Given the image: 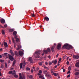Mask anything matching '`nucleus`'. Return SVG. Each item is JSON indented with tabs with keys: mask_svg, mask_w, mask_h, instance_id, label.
Returning <instances> with one entry per match:
<instances>
[{
	"mask_svg": "<svg viewBox=\"0 0 79 79\" xmlns=\"http://www.w3.org/2000/svg\"><path fill=\"white\" fill-rule=\"evenodd\" d=\"M47 51L49 53L51 52V50H50V49L49 48H48Z\"/></svg>",
	"mask_w": 79,
	"mask_h": 79,
	"instance_id": "4be33fe9",
	"label": "nucleus"
},
{
	"mask_svg": "<svg viewBox=\"0 0 79 79\" xmlns=\"http://www.w3.org/2000/svg\"><path fill=\"white\" fill-rule=\"evenodd\" d=\"M15 39H18V36L17 35H15Z\"/></svg>",
	"mask_w": 79,
	"mask_h": 79,
	"instance_id": "a18cd8bd",
	"label": "nucleus"
},
{
	"mask_svg": "<svg viewBox=\"0 0 79 79\" xmlns=\"http://www.w3.org/2000/svg\"><path fill=\"white\" fill-rule=\"evenodd\" d=\"M19 66L20 68V69H22L23 67V63H21L20 64Z\"/></svg>",
	"mask_w": 79,
	"mask_h": 79,
	"instance_id": "a211bd4d",
	"label": "nucleus"
},
{
	"mask_svg": "<svg viewBox=\"0 0 79 79\" xmlns=\"http://www.w3.org/2000/svg\"><path fill=\"white\" fill-rule=\"evenodd\" d=\"M17 46H18V48H17V50H19V49H20V48H21V44H18Z\"/></svg>",
	"mask_w": 79,
	"mask_h": 79,
	"instance_id": "423d86ee",
	"label": "nucleus"
},
{
	"mask_svg": "<svg viewBox=\"0 0 79 79\" xmlns=\"http://www.w3.org/2000/svg\"><path fill=\"white\" fill-rule=\"evenodd\" d=\"M9 42L10 44H11V40H9Z\"/></svg>",
	"mask_w": 79,
	"mask_h": 79,
	"instance_id": "0e129e2a",
	"label": "nucleus"
},
{
	"mask_svg": "<svg viewBox=\"0 0 79 79\" xmlns=\"http://www.w3.org/2000/svg\"><path fill=\"white\" fill-rule=\"evenodd\" d=\"M9 55V58L11 61H13V60H14V58H13V57L10 54H8Z\"/></svg>",
	"mask_w": 79,
	"mask_h": 79,
	"instance_id": "20e7f679",
	"label": "nucleus"
},
{
	"mask_svg": "<svg viewBox=\"0 0 79 79\" xmlns=\"http://www.w3.org/2000/svg\"><path fill=\"white\" fill-rule=\"evenodd\" d=\"M59 56V54L58 53L56 55V57L58 58V56Z\"/></svg>",
	"mask_w": 79,
	"mask_h": 79,
	"instance_id": "3c124183",
	"label": "nucleus"
},
{
	"mask_svg": "<svg viewBox=\"0 0 79 79\" xmlns=\"http://www.w3.org/2000/svg\"><path fill=\"white\" fill-rule=\"evenodd\" d=\"M74 74L75 75V76H77V75H79V73L78 72H77L75 73Z\"/></svg>",
	"mask_w": 79,
	"mask_h": 79,
	"instance_id": "393cba45",
	"label": "nucleus"
},
{
	"mask_svg": "<svg viewBox=\"0 0 79 79\" xmlns=\"http://www.w3.org/2000/svg\"><path fill=\"white\" fill-rule=\"evenodd\" d=\"M73 58L76 59V60H77L79 58V56L78 55H73Z\"/></svg>",
	"mask_w": 79,
	"mask_h": 79,
	"instance_id": "39448f33",
	"label": "nucleus"
},
{
	"mask_svg": "<svg viewBox=\"0 0 79 79\" xmlns=\"http://www.w3.org/2000/svg\"><path fill=\"white\" fill-rule=\"evenodd\" d=\"M29 60L30 62V63H33V60H32V58L31 57H30L29 58Z\"/></svg>",
	"mask_w": 79,
	"mask_h": 79,
	"instance_id": "f8f14e48",
	"label": "nucleus"
},
{
	"mask_svg": "<svg viewBox=\"0 0 79 79\" xmlns=\"http://www.w3.org/2000/svg\"><path fill=\"white\" fill-rule=\"evenodd\" d=\"M39 73H42V70H40V71H39Z\"/></svg>",
	"mask_w": 79,
	"mask_h": 79,
	"instance_id": "8fccbe9b",
	"label": "nucleus"
},
{
	"mask_svg": "<svg viewBox=\"0 0 79 79\" xmlns=\"http://www.w3.org/2000/svg\"><path fill=\"white\" fill-rule=\"evenodd\" d=\"M45 64L46 65H47V64H48V62H46L45 63Z\"/></svg>",
	"mask_w": 79,
	"mask_h": 79,
	"instance_id": "6e6d98bb",
	"label": "nucleus"
},
{
	"mask_svg": "<svg viewBox=\"0 0 79 79\" xmlns=\"http://www.w3.org/2000/svg\"><path fill=\"white\" fill-rule=\"evenodd\" d=\"M4 68V65H3V64H2L1 65V68L2 69V68Z\"/></svg>",
	"mask_w": 79,
	"mask_h": 79,
	"instance_id": "2f4dec72",
	"label": "nucleus"
},
{
	"mask_svg": "<svg viewBox=\"0 0 79 79\" xmlns=\"http://www.w3.org/2000/svg\"><path fill=\"white\" fill-rule=\"evenodd\" d=\"M4 55L6 56H8V53H5Z\"/></svg>",
	"mask_w": 79,
	"mask_h": 79,
	"instance_id": "c03bdc74",
	"label": "nucleus"
},
{
	"mask_svg": "<svg viewBox=\"0 0 79 79\" xmlns=\"http://www.w3.org/2000/svg\"><path fill=\"white\" fill-rule=\"evenodd\" d=\"M19 53L20 56H22L23 55V52L21 51H19Z\"/></svg>",
	"mask_w": 79,
	"mask_h": 79,
	"instance_id": "1a4fd4ad",
	"label": "nucleus"
},
{
	"mask_svg": "<svg viewBox=\"0 0 79 79\" xmlns=\"http://www.w3.org/2000/svg\"><path fill=\"white\" fill-rule=\"evenodd\" d=\"M54 48H55V46H53L51 49V50L52 52H54Z\"/></svg>",
	"mask_w": 79,
	"mask_h": 79,
	"instance_id": "2eb2a0df",
	"label": "nucleus"
},
{
	"mask_svg": "<svg viewBox=\"0 0 79 79\" xmlns=\"http://www.w3.org/2000/svg\"><path fill=\"white\" fill-rule=\"evenodd\" d=\"M4 45L5 47H8V44H7V43L4 42Z\"/></svg>",
	"mask_w": 79,
	"mask_h": 79,
	"instance_id": "4468645a",
	"label": "nucleus"
},
{
	"mask_svg": "<svg viewBox=\"0 0 79 79\" xmlns=\"http://www.w3.org/2000/svg\"><path fill=\"white\" fill-rule=\"evenodd\" d=\"M39 78H42L43 77V76L42 75L40 76L39 77Z\"/></svg>",
	"mask_w": 79,
	"mask_h": 79,
	"instance_id": "49530a36",
	"label": "nucleus"
},
{
	"mask_svg": "<svg viewBox=\"0 0 79 79\" xmlns=\"http://www.w3.org/2000/svg\"><path fill=\"white\" fill-rule=\"evenodd\" d=\"M61 58H60L59 60V61H61Z\"/></svg>",
	"mask_w": 79,
	"mask_h": 79,
	"instance_id": "69168bd1",
	"label": "nucleus"
},
{
	"mask_svg": "<svg viewBox=\"0 0 79 79\" xmlns=\"http://www.w3.org/2000/svg\"><path fill=\"white\" fill-rule=\"evenodd\" d=\"M19 79H23V78L22 77V75L21 73H19Z\"/></svg>",
	"mask_w": 79,
	"mask_h": 79,
	"instance_id": "ddd939ff",
	"label": "nucleus"
},
{
	"mask_svg": "<svg viewBox=\"0 0 79 79\" xmlns=\"http://www.w3.org/2000/svg\"><path fill=\"white\" fill-rule=\"evenodd\" d=\"M33 72H34V70H33L32 69L31 70V73H33Z\"/></svg>",
	"mask_w": 79,
	"mask_h": 79,
	"instance_id": "680f3d73",
	"label": "nucleus"
},
{
	"mask_svg": "<svg viewBox=\"0 0 79 79\" xmlns=\"http://www.w3.org/2000/svg\"><path fill=\"white\" fill-rule=\"evenodd\" d=\"M40 53H42V52H41L40 51H36L35 53H34L33 55L35 56V58H40V56L39 55H40Z\"/></svg>",
	"mask_w": 79,
	"mask_h": 79,
	"instance_id": "f257e3e1",
	"label": "nucleus"
},
{
	"mask_svg": "<svg viewBox=\"0 0 79 79\" xmlns=\"http://www.w3.org/2000/svg\"><path fill=\"white\" fill-rule=\"evenodd\" d=\"M26 69L27 70H30V68L29 67H27L26 68Z\"/></svg>",
	"mask_w": 79,
	"mask_h": 79,
	"instance_id": "de8ad7c7",
	"label": "nucleus"
},
{
	"mask_svg": "<svg viewBox=\"0 0 79 79\" xmlns=\"http://www.w3.org/2000/svg\"><path fill=\"white\" fill-rule=\"evenodd\" d=\"M65 69H63V72L64 73V72H65Z\"/></svg>",
	"mask_w": 79,
	"mask_h": 79,
	"instance_id": "052dcab7",
	"label": "nucleus"
},
{
	"mask_svg": "<svg viewBox=\"0 0 79 79\" xmlns=\"http://www.w3.org/2000/svg\"><path fill=\"white\" fill-rule=\"evenodd\" d=\"M14 48H16V44H15L14 45Z\"/></svg>",
	"mask_w": 79,
	"mask_h": 79,
	"instance_id": "bf43d9fd",
	"label": "nucleus"
},
{
	"mask_svg": "<svg viewBox=\"0 0 79 79\" xmlns=\"http://www.w3.org/2000/svg\"><path fill=\"white\" fill-rule=\"evenodd\" d=\"M22 64L23 67H24V66H25V65H26V62H24L23 64L22 63Z\"/></svg>",
	"mask_w": 79,
	"mask_h": 79,
	"instance_id": "7c9ffc66",
	"label": "nucleus"
},
{
	"mask_svg": "<svg viewBox=\"0 0 79 79\" xmlns=\"http://www.w3.org/2000/svg\"><path fill=\"white\" fill-rule=\"evenodd\" d=\"M48 58L50 59V58H51V57L50 56H48Z\"/></svg>",
	"mask_w": 79,
	"mask_h": 79,
	"instance_id": "13d9d810",
	"label": "nucleus"
},
{
	"mask_svg": "<svg viewBox=\"0 0 79 79\" xmlns=\"http://www.w3.org/2000/svg\"><path fill=\"white\" fill-rule=\"evenodd\" d=\"M70 77V74L68 75L67 76V77Z\"/></svg>",
	"mask_w": 79,
	"mask_h": 79,
	"instance_id": "5fc2aeb1",
	"label": "nucleus"
},
{
	"mask_svg": "<svg viewBox=\"0 0 79 79\" xmlns=\"http://www.w3.org/2000/svg\"><path fill=\"white\" fill-rule=\"evenodd\" d=\"M45 19H46V21H49V18L48 17H45L44 18Z\"/></svg>",
	"mask_w": 79,
	"mask_h": 79,
	"instance_id": "b1692460",
	"label": "nucleus"
},
{
	"mask_svg": "<svg viewBox=\"0 0 79 79\" xmlns=\"http://www.w3.org/2000/svg\"><path fill=\"white\" fill-rule=\"evenodd\" d=\"M31 16L32 17H35V14H31Z\"/></svg>",
	"mask_w": 79,
	"mask_h": 79,
	"instance_id": "473e14b6",
	"label": "nucleus"
},
{
	"mask_svg": "<svg viewBox=\"0 0 79 79\" xmlns=\"http://www.w3.org/2000/svg\"><path fill=\"white\" fill-rule=\"evenodd\" d=\"M4 27H7V24H5L4 25Z\"/></svg>",
	"mask_w": 79,
	"mask_h": 79,
	"instance_id": "4d7b16f0",
	"label": "nucleus"
},
{
	"mask_svg": "<svg viewBox=\"0 0 79 79\" xmlns=\"http://www.w3.org/2000/svg\"><path fill=\"white\" fill-rule=\"evenodd\" d=\"M14 31V29H10L9 30V32H13Z\"/></svg>",
	"mask_w": 79,
	"mask_h": 79,
	"instance_id": "5701e85b",
	"label": "nucleus"
},
{
	"mask_svg": "<svg viewBox=\"0 0 79 79\" xmlns=\"http://www.w3.org/2000/svg\"><path fill=\"white\" fill-rule=\"evenodd\" d=\"M47 74H46V77H50V78H52V76H51V75H50V74H48V73H49V72H47Z\"/></svg>",
	"mask_w": 79,
	"mask_h": 79,
	"instance_id": "0eeeda50",
	"label": "nucleus"
},
{
	"mask_svg": "<svg viewBox=\"0 0 79 79\" xmlns=\"http://www.w3.org/2000/svg\"><path fill=\"white\" fill-rule=\"evenodd\" d=\"M75 66L77 68L79 67V61L76 63Z\"/></svg>",
	"mask_w": 79,
	"mask_h": 79,
	"instance_id": "6e6552de",
	"label": "nucleus"
},
{
	"mask_svg": "<svg viewBox=\"0 0 79 79\" xmlns=\"http://www.w3.org/2000/svg\"><path fill=\"white\" fill-rule=\"evenodd\" d=\"M17 34V32L16 31H15L13 32V35H16Z\"/></svg>",
	"mask_w": 79,
	"mask_h": 79,
	"instance_id": "f3484780",
	"label": "nucleus"
},
{
	"mask_svg": "<svg viewBox=\"0 0 79 79\" xmlns=\"http://www.w3.org/2000/svg\"><path fill=\"white\" fill-rule=\"evenodd\" d=\"M39 65H40V66H42V62H39Z\"/></svg>",
	"mask_w": 79,
	"mask_h": 79,
	"instance_id": "79ce46f5",
	"label": "nucleus"
},
{
	"mask_svg": "<svg viewBox=\"0 0 79 79\" xmlns=\"http://www.w3.org/2000/svg\"><path fill=\"white\" fill-rule=\"evenodd\" d=\"M44 69H47L48 70H49V69L48 68V67H47L45 65H44Z\"/></svg>",
	"mask_w": 79,
	"mask_h": 79,
	"instance_id": "dca6fc26",
	"label": "nucleus"
},
{
	"mask_svg": "<svg viewBox=\"0 0 79 79\" xmlns=\"http://www.w3.org/2000/svg\"><path fill=\"white\" fill-rule=\"evenodd\" d=\"M12 71H11L9 72V74H12Z\"/></svg>",
	"mask_w": 79,
	"mask_h": 79,
	"instance_id": "ea45409f",
	"label": "nucleus"
},
{
	"mask_svg": "<svg viewBox=\"0 0 79 79\" xmlns=\"http://www.w3.org/2000/svg\"><path fill=\"white\" fill-rule=\"evenodd\" d=\"M56 63H57V60H55L54 63V64H56Z\"/></svg>",
	"mask_w": 79,
	"mask_h": 79,
	"instance_id": "e433bc0d",
	"label": "nucleus"
},
{
	"mask_svg": "<svg viewBox=\"0 0 79 79\" xmlns=\"http://www.w3.org/2000/svg\"><path fill=\"white\" fill-rule=\"evenodd\" d=\"M15 55H18V52H17L15 51Z\"/></svg>",
	"mask_w": 79,
	"mask_h": 79,
	"instance_id": "37998d69",
	"label": "nucleus"
},
{
	"mask_svg": "<svg viewBox=\"0 0 79 79\" xmlns=\"http://www.w3.org/2000/svg\"><path fill=\"white\" fill-rule=\"evenodd\" d=\"M67 64L68 65H69V62L68 60L67 61Z\"/></svg>",
	"mask_w": 79,
	"mask_h": 79,
	"instance_id": "864d4df0",
	"label": "nucleus"
},
{
	"mask_svg": "<svg viewBox=\"0 0 79 79\" xmlns=\"http://www.w3.org/2000/svg\"><path fill=\"white\" fill-rule=\"evenodd\" d=\"M19 39L17 38L16 39V42H18L19 41Z\"/></svg>",
	"mask_w": 79,
	"mask_h": 79,
	"instance_id": "09e8293b",
	"label": "nucleus"
},
{
	"mask_svg": "<svg viewBox=\"0 0 79 79\" xmlns=\"http://www.w3.org/2000/svg\"><path fill=\"white\" fill-rule=\"evenodd\" d=\"M10 53H11L12 56H15V54H14V53H13V52L12 50H10Z\"/></svg>",
	"mask_w": 79,
	"mask_h": 79,
	"instance_id": "9d476101",
	"label": "nucleus"
},
{
	"mask_svg": "<svg viewBox=\"0 0 79 79\" xmlns=\"http://www.w3.org/2000/svg\"><path fill=\"white\" fill-rule=\"evenodd\" d=\"M0 62H1V63H3V62H4V60H0Z\"/></svg>",
	"mask_w": 79,
	"mask_h": 79,
	"instance_id": "a19ab883",
	"label": "nucleus"
},
{
	"mask_svg": "<svg viewBox=\"0 0 79 79\" xmlns=\"http://www.w3.org/2000/svg\"><path fill=\"white\" fill-rule=\"evenodd\" d=\"M61 44L60 43H58V45L57 46V50H60L61 49Z\"/></svg>",
	"mask_w": 79,
	"mask_h": 79,
	"instance_id": "7ed1b4c3",
	"label": "nucleus"
},
{
	"mask_svg": "<svg viewBox=\"0 0 79 79\" xmlns=\"http://www.w3.org/2000/svg\"><path fill=\"white\" fill-rule=\"evenodd\" d=\"M71 47H72L71 46L69 45L68 44H66L64 45V46L63 47V48H66V49H67L68 50H69V48H71Z\"/></svg>",
	"mask_w": 79,
	"mask_h": 79,
	"instance_id": "f03ea898",
	"label": "nucleus"
},
{
	"mask_svg": "<svg viewBox=\"0 0 79 79\" xmlns=\"http://www.w3.org/2000/svg\"><path fill=\"white\" fill-rule=\"evenodd\" d=\"M52 75H54L55 76H57V74L56 73H53L52 74Z\"/></svg>",
	"mask_w": 79,
	"mask_h": 79,
	"instance_id": "a878e982",
	"label": "nucleus"
},
{
	"mask_svg": "<svg viewBox=\"0 0 79 79\" xmlns=\"http://www.w3.org/2000/svg\"><path fill=\"white\" fill-rule=\"evenodd\" d=\"M14 76L16 78H17L18 77V75L16 74L14 75Z\"/></svg>",
	"mask_w": 79,
	"mask_h": 79,
	"instance_id": "c85d7f7f",
	"label": "nucleus"
},
{
	"mask_svg": "<svg viewBox=\"0 0 79 79\" xmlns=\"http://www.w3.org/2000/svg\"><path fill=\"white\" fill-rule=\"evenodd\" d=\"M75 71H79V70H78L76 69H75Z\"/></svg>",
	"mask_w": 79,
	"mask_h": 79,
	"instance_id": "603ef678",
	"label": "nucleus"
},
{
	"mask_svg": "<svg viewBox=\"0 0 79 79\" xmlns=\"http://www.w3.org/2000/svg\"><path fill=\"white\" fill-rule=\"evenodd\" d=\"M12 41L13 42V43H14V42H15V40H14V38L12 37Z\"/></svg>",
	"mask_w": 79,
	"mask_h": 79,
	"instance_id": "58836bf2",
	"label": "nucleus"
},
{
	"mask_svg": "<svg viewBox=\"0 0 79 79\" xmlns=\"http://www.w3.org/2000/svg\"><path fill=\"white\" fill-rule=\"evenodd\" d=\"M1 22L2 24H4L5 23V20L4 19H2L1 20Z\"/></svg>",
	"mask_w": 79,
	"mask_h": 79,
	"instance_id": "9b49d317",
	"label": "nucleus"
},
{
	"mask_svg": "<svg viewBox=\"0 0 79 79\" xmlns=\"http://www.w3.org/2000/svg\"><path fill=\"white\" fill-rule=\"evenodd\" d=\"M67 73H69V74H70L71 73V72H70V71H69Z\"/></svg>",
	"mask_w": 79,
	"mask_h": 79,
	"instance_id": "338daca9",
	"label": "nucleus"
},
{
	"mask_svg": "<svg viewBox=\"0 0 79 79\" xmlns=\"http://www.w3.org/2000/svg\"><path fill=\"white\" fill-rule=\"evenodd\" d=\"M16 63V60H15L14 61L13 64L12 65V66H15V64Z\"/></svg>",
	"mask_w": 79,
	"mask_h": 79,
	"instance_id": "aec40b11",
	"label": "nucleus"
},
{
	"mask_svg": "<svg viewBox=\"0 0 79 79\" xmlns=\"http://www.w3.org/2000/svg\"><path fill=\"white\" fill-rule=\"evenodd\" d=\"M69 71H71V67L70 66L69 67Z\"/></svg>",
	"mask_w": 79,
	"mask_h": 79,
	"instance_id": "4c0bfd02",
	"label": "nucleus"
},
{
	"mask_svg": "<svg viewBox=\"0 0 79 79\" xmlns=\"http://www.w3.org/2000/svg\"><path fill=\"white\" fill-rule=\"evenodd\" d=\"M5 66L6 68H8V65H7V64L6 63H5Z\"/></svg>",
	"mask_w": 79,
	"mask_h": 79,
	"instance_id": "bb28decb",
	"label": "nucleus"
},
{
	"mask_svg": "<svg viewBox=\"0 0 79 79\" xmlns=\"http://www.w3.org/2000/svg\"><path fill=\"white\" fill-rule=\"evenodd\" d=\"M52 62L49 61V64L50 66L52 65Z\"/></svg>",
	"mask_w": 79,
	"mask_h": 79,
	"instance_id": "f704fd0d",
	"label": "nucleus"
},
{
	"mask_svg": "<svg viewBox=\"0 0 79 79\" xmlns=\"http://www.w3.org/2000/svg\"><path fill=\"white\" fill-rule=\"evenodd\" d=\"M2 45V47H3V43H2V45Z\"/></svg>",
	"mask_w": 79,
	"mask_h": 79,
	"instance_id": "e2e57ef3",
	"label": "nucleus"
},
{
	"mask_svg": "<svg viewBox=\"0 0 79 79\" xmlns=\"http://www.w3.org/2000/svg\"><path fill=\"white\" fill-rule=\"evenodd\" d=\"M47 73V71L46 70H44V71H43V73L44 74H46V73Z\"/></svg>",
	"mask_w": 79,
	"mask_h": 79,
	"instance_id": "6ab92c4d",
	"label": "nucleus"
},
{
	"mask_svg": "<svg viewBox=\"0 0 79 79\" xmlns=\"http://www.w3.org/2000/svg\"><path fill=\"white\" fill-rule=\"evenodd\" d=\"M39 67H37L36 68V70H37V71H38V70L39 69Z\"/></svg>",
	"mask_w": 79,
	"mask_h": 79,
	"instance_id": "774afa93",
	"label": "nucleus"
},
{
	"mask_svg": "<svg viewBox=\"0 0 79 79\" xmlns=\"http://www.w3.org/2000/svg\"><path fill=\"white\" fill-rule=\"evenodd\" d=\"M33 77V76L32 75H30V76H29V78L30 79H32V78Z\"/></svg>",
	"mask_w": 79,
	"mask_h": 79,
	"instance_id": "72a5a7b5",
	"label": "nucleus"
},
{
	"mask_svg": "<svg viewBox=\"0 0 79 79\" xmlns=\"http://www.w3.org/2000/svg\"><path fill=\"white\" fill-rule=\"evenodd\" d=\"M2 34H3V35H4V34H5V31H4L3 30H2Z\"/></svg>",
	"mask_w": 79,
	"mask_h": 79,
	"instance_id": "cd10ccee",
	"label": "nucleus"
},
{
	"mask_svg": "<svg viewBox=\"0 0 79 79\" xmlns=\"http://www.w3.org/2000/svg\"><path fill=\"white\" fill-rule=\"evenodd\" d=\"M12 74H16V71L15 70H14L12 72Z\"/></svg>",
	"mask_w": 79,
	"mask_h": 79,
	"instance_id": "412c9836",
	"label": "nucleus"
},
{
	"mask_svg": "<svg viewBox=\"0 0 79 79\" xmlns=\"http://www.w3.org/2000/svg\"><path fill=\"white\" fill-rule=\"evenodd\" d=\"M51 72L52 74L53 73V69H51Z\"/></svg>",
	"mask_w": 79,
	"mask_h": 79,
	"instance_id": "c9c22d12",
	"label": "nucleus"
},
{
	"mask_svg": "<svg viewBox=\"0 0 79 79\" xmlns=\"http://www.w3.org/2000/svg\"><path fill=\"white\" fill-rule=\"evenodd\" d=\"M44 52H45V53L47 54V53H48V51H47V50H44Z\"/></svg>",
	"mask_w": 79,
	"mask_h": 79,
	"instance_id": "c756f323",
	"label": "nucleus"
}]
</instances>
